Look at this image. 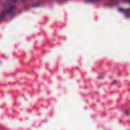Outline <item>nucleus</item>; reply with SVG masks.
<instances>
[{
    "label": "nucleus",
    "mask_w": 130,
    "mask_h": 130,
    "mask_svg": "<svg viewBox=\"0 0 130 130\" xmlns=\"http://www.w3.org/2000/svg\"><path fill=\"white\" fill-rule=\"evenodd\" d=\"M116 0H111L110 3L108 4V6L111 7L113 5V2H115Z\"/></svg>",
    "instance_id": "1"
},
{
    "label": "nucleus",
    "mask_w": 130,
    "mask_h": 130,
    "mask_svg": "<svg viewBox=\"0 0 130 130\" xmlns=\"http://www.w3.org/2000/svg\"><path fill=\"white\" fill-rule=\"evenodd\" d=\"M125 115L127 116V115H129V111L128 110H126L125 112Z\"/></svg>",
    "instance_id": "2"
},
{
    "label": "nucleus",
    "mask_w": 130,
    "mask_h": 130,
    "mask_svg": "<svg viewBox=\"0 0 130 130\" xmlns=\"http://www.w3.org/2000/svg\"><path fill=\"white\" fill-rule=\"evenodd\" d=\"M117 83V81L116 80H115L113 82V83H112V85H116Z\"/></svg>",
    "instance_id": "3"
},
{
    "label": "nucleus",
    "mask_w": 130,
    "mask_h": 130,
    "mask_svg": "<svg viewBox=\"0 0 130 130\" xmlns=\"http://www.w3.org/2000/svg\"><path fill=\"white\" fill-rule=\"evenodd\" d=\"M14 3H16L17 2V0H13Z\"/></svg>",
    "instance_id": "4"
},
{
    "label": "nucleus",
    "mask_w": 130,
    "mask_h": 130,
    "mask_svg": "<svg viewBox=\"0 0 130 130\" xmlns=\"http://www.w3.org/2000/svg\"><path fill=\"white\" fill-rule=\"evenodd\" d=\"M38 5H37L34 6V7H38Z\"/></svg>",
    "instance_id": "5"
},
{
    "label": "nucleus",
    "mask_w": 130,
    "mask_h": 130,
    "mask_svg": "<svg viewBox=\"0 0 130 130\" xmlns=\"http://www.w3.org/2000/svg\"><path fill=\"white\" fill-rule=\"evenodd\" d=\"M126 18H128V16L126 15Z\"/></svg>",
    "instance_id": "6"
}]
</instances>
